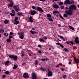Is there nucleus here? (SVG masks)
<instances>
[{
  "label": "nucleus",
  "instance_id": "2eb2a0df",
  "mask_svg": "<svg viewBox=\"0 0 79 79\" xmlns=\"http://www.w3.org/2000/svg\"><path fill=\"white\" fill-rule=\"evenodd\" d=\"M48 76H52V73L51 71H49L48 73Z\"/></svg>",
  "mask_w": 79,
  "mask_h": 79
},
{
  "label": "nucleus",
  "instance_id": "f704fd0d",
  "mask_svg": "<svg viewBox=\"0 0 79 79\" xmlns=\"http://www.w3.org/2000/svg\"><path fill=\"white\" fill-rule=\"evenodd\" d=\"M60 38L61 39H62L63 40H64V38L63 36H60Z\"/></svg>",
  "mask_w": 79,
  "mask_h": 79
},
{
  "label": "nucleus",
  "instance_id": "79ce46f5",
  "mask_svg": "<svg viewBox=\"0 0 79 79\" xmlns=\"http://www.w3.org/2000/svg\"><path fill=\"white\" fill-rule=\"evenodd\" d=\"M64 6H62L60 7V8L61 9H64Z\"/></svg>",
  "mask_w": 79,
  "mask_h": 79
},
{
  "label": "nucleus",
  "instance_id": "393cba45",
  "mask_svg": "<svg viewBox=\"0 0 79 79\" xmlns=\"http://www.w3.org/2000/svg\"><path fill=\"white\" fill-rule=\"evenodd\" d=\"M9 63H10V61H7L5 63V65H7Z\"/></svg>",
  "mask_w": 79,
  "mask_h": 79
},
{
  "label": "nucleus",
  "instance_id": "a211bd4d",
  "mask_svg": "<svg viewBox=\"0 0 79 79\" xmlns=\"http://www.w3.org/2000/svg\"><path fill=\"white\" fill-rule=\"evenodd\" d=\"M47 18H50L52 17V15H50V14H48L47 15Z\"/></svg>",
  "mask_w": 79,
  "mask_h": 79
},
{
  "label": "nucleus",
  "instance_id": "7c9ffc66",
  "mask_svg": "<svg viewBox=\"0 0 79 79\" xmlns=\"http://www.w3.org/2000/svg\"><path fill=\"white\" fill-rule=\"evenodd\" d=\"M11 13H13V14H15V11L14 10H12L11 11Z\"/></svg>",
  "mask_w": 79,
  "mask_h": 79
},
{
  "label": "nucleus",
  "instance_id": "ddd939ff",
  "mask_svg": "<svg viewBox=\"0 0 79 79\" xmlns=\"http://www.w3.org/2000/svg\"><path fill=\"white\" fill-rule=\"evenodd\" d=\"M53 8H56L57 9L58 8H59V6H58V5L56 4L53 5Z\"/></svg>",
  "mask_w": 79,
  "mask_h": 79
},
{
  "label": "nucleus",
  "instance_id": "6ab92c4d",
  "mask_svg": "<svg viewBox=\"0 0 79 79\" xmlns=\"http://www.w3.org/2000/svg\"><path fill=\"white\" fill-rule=\"evenodd\" d=\"M40 69L41 71H45L46 70V69L45 68H41Z\"/></svg>",
  "mask_w": 79,
  "mask_h": 79
},
{
  "label": "nucleus",
  "instance_id": "a19ab883",
  "mask_svg": "<svg viewBox=\"0 0 79 79\" xmlns=\"http://www.w3.org/2000/svg\"><path fill=\"white\" fill-rule=\"evenodd\" d=\"M32 8L33 9H35L36 7L33 6H32Z\"/></svg>",
  "mask_w": 79,
  "mask_h": 79
},
{
  "label": "nucleus",
  "instance_id": "1a4fd4ad",
  "mask_svg": "<svg viewBox=\"0 0 79 79\" xmlns=\"http://www.w3.org/2000/svg\"><path fill=\"white\" fill-rule=\"evenodd\" d=\"M36 13V11L35 10H33V11H31L30 12V15H34Z\"/></svg>",
  "mask_w": 79,
  "mask_h": 79
},
{
  "label": "nucleus",
  "instance_id": "6e6d98bb",
  "mask_svg": "<svg viewBox=\"0 0 79 79\" xmlns=\"http://www.w3.org/2000/svg\"><path fill=\"white\" fill-rule=\"evenodd\" d=\"M12 38H13V36H10L9 37V39H12Z\"/></svg>",
  "mask_w": 79,
  "mask_h": 79
},
{
  "label": "nucleus",
  "instance_id": "de8ad7c7",
  "mask_svg": "<svg viewBox=\"0 0 79 79\" xmlns=\"http://www.w3.org/2000/svg\"><path fill=\"white\" fill-rule=\"evenodd\" d=\"M60 46L61 47H62V48H64V46H63V45H61V44L60 45Z\"/></svg>",
  "mask_w": 79,
  "mask_h": 79
},
{
  "label": "nucleus",
  "instance_id": "69168bd1",
  "mask_svg": "<svg viewBox=\"0 0 79 79\" xmlns=\"http://www.w3.org/2000/svg\"><path fill=\"white\" fill-rule=\"evenodd\" d=\"M21 54H23L24 53V52H23V51H21Z\"/></svg>",
  "mask_w": 79,
  "mask_h": 79
},
{
  "label": "nucleus",
  "instance_id": "20e7f679",
  "mask_svg": "<svg viewBox=\"0 0 79 79\" xmlns=\"http://www.w3.org/2000/svg\"><path fill=\"white\" fill-rule=\"evenodd\" d=\"M13 8H14L15 10L16 11V12H18L19 11V8L18 6L17 5H15L14 6H13Z\"/></svg>",
  "mask_w": 79,
  "mask_h": 79
},
{
  "label": "nucleus",
  "instance_id": "4d7b16f0",
  "mask_svg": "<svg viewBox=\"0 0 79 79\" xmlns=\"http://www.w3.org/2000/svg\"><path fill=\"white\" fill-rule=\"evenodd\" d=\"M6 77V76L5 75H3L2 76V77Z\"/></svg>",
  "mask_w": 79,
  "mask_h": 79
},
{
  "label": "nucleus",
  "instance_id": "9d476101",
  "mask_svg": "<svg viewBox=\"0 0 79 79\" xmlns=\"http://www.w3.org/2000/svg\"><path fill=\"white\" fill-rule=\"evenodd\" d=\"M66 43L67 44H70V45H74L75 44L73 42V41H68L66 42Z\"/></svg>",
  "mask_w": 79,
  "mask_h": 79
},
{
  "label": "nucleus",
  "instance_id": "473e14b6",
  "mask_svg": "<svg viewBox=\"0 0 79 79\" xmlns=\"http://www.w3.org/2000/svg\"><path fill=\"white\" fill-rule=\"evenodd\" d=\"M63 16L65 18H66V17H68V15H67L66 14H64Z\"/></svg>",
  "mask_w": 79,
  "mask_h": 79
},
{
  "label": "nucleus",
  "instance_id": "dca6fc26",
  "mask_svg": "<svg viewBox=\"0 0 79 79\" xmlns=\"http://www.w3.org/2000/svg\"><path fill=\"white\" fill-rule=\"evenodd\" d=\"M53 14L54 15H56L57 13H59V12L57 11L56 10H54L53 11Z\"/></svg>",
  "mask_w": 79,
  "mask_h": 79
},
{
  "label": "nucleus",
  "instance_id": "680f3d73",
  "mask_svg": "<svg viewBox=\"0 0 79 79\" xmlns=\"http://www.w3.org/2000/svg\"><path fill=\"white\" fill-rule=\"evenodd\" d=\"M59 67V65L57 64L56 65V68H58Z\"/></svg>",
  "mask_w": 79,
  "mask_h": 79
},
{
  "label": "nucleus",
  "instance_id": "864d4df0",
  "mask_svg": "<svg viewBox=\"0 0 79 79\" xmlns=\"http://www.w3.org/2000/svg\"><path fill=\"white\" fill-rule=\"evenodd\" d=\"M44 39L45 40H46V39H47V37H46V36H44Z\"/></svg>",
  "mask_w": 79,
  "mask_h": 79
},
{
  "label": "nucleus",
  "instance_id": "c85d7f7f",
  "mask_svg": "<svg viewBox=\"0 0 79 79\" xmlns=\"http://www.w3.org/2000/svg\"><path fill=\"white\" fill-rule=\"evenodd\" d=\"M38 61L37 60H36L35 63V65H37L38 64Z\"/></svg>",
  "mask_w": 79,
  "mask_h": 79
},
{
  "label": "nucleus",
  "instance_id": "37998d69",
  "mask_svg": "<svg viewBox=\"0 0 79 79\" xmlns=\"http://www.w3.org/2000/svg\"><path fill=\"white\" fill-rule=\"evenodd\" d=\"M56 45H61V44L60 43H56Z\"/></svg>",
  "mask_w": 79,
  "mask_h": 79
},
{
  "label": "nucleus",
  "instance_id": "b1692460",
  "mask_svg": "<svg viewBox=\"0 0 79 79\" xmlns=\"http://www.w3.org/2000/svg\"><path fill=\"white\" fill-rule=\"evenodd\" d=\"M16 68H17V66L15 64H14V67H13V69H16Z\"/></svg>",
  "mask_w": 79,
  "mask_h": 79
},
{
  "label": "nucleus",
  "instance_id": "c756f323",
  "mask_svg": "<svg viewBox=\"0 0 79 79\" xmlns=\"http://www.w3.org/2000/svg\"><path fill=\"white\" fill-rule=\"evenodd\" d=\"M10 15L12 16H15V14H12V13H10Z\"/></svg>",
  "mask_w": 79,
  "mask_h": 79
},
{
  "label": "nucleus",
  "instance_id": "412c9836",
  "mask_svg": "<svg viewBox=\"0 0 79 79\" xmlns=\"http://www.w3.org/2000/svg\"><path fill=\"white\" fill-rule=\"evenodd\" d=\"M30 32L31 33V34H36V31H32V30H31L30 31Z\"/></svg>",
  "mask_w": 79,
  "mask_h": 79
},
{
  "label": "nucleus",
  "instance_id": "a18cd8bd",
  "mask_svg": "<svg viewBox=\"0 0 79 79\" xmlns=\"http://www.w3.org/2000/svg\"><path fill=\"white\" fill-rule=\"evenodd\" d=\"M40 42H45V40H40Z\"/></svg>",
  "mask_w": 79,
  "mask_h": 79
},
{
  "label": "nucleus",
  "instance_id": "09e8293b",
  "mask_svg": "<svg viewBox=\"0 0 79 79\" xmlns=\"http://www.w3.org/2000/svg\"><path fill=\"white\" fill-rule=\"evenodd\" d=\"M41 61H45V59H42Z\"/></svg>",
  "mask_w": 79,
  "mask_h": 79
},
{
  "label": "nucleus",
  "instance_id": "4468645a",
  "mask_svg": "<svg viewBox=\"0 0 79 79\" xmlns=\"http://www.w3.org/2000/svg\"><path fill=\"white\" fill-rule=\"evenodd\" d=\"M13 5H14V3L13 2H11L9 4L8 6H10V7H13Z\"/></svg>",
  "mask_w": 79,
  "mask_h": 79
},
{
  "label": "nucleus",
  "instance_id": "72a5a7b5",
  "mask_svg": "<svg viewBox=\"0 0 79 79\" xmlns=\"http://www.w3.org/2000/svg\"><path fill=\"white\" fill-rule=\"evenodd\" d=\"M18 19V17H15V20H14V21H16Z\"/></svg>",
  "mask_w": 79,
  "mask_h": 79
},
{
  "label": "nucleus",
  "instance_id": "3c124183",
  "mask_svg": "<svg viewBox=\"0 0 79 79\" xmlns=\"http://www.w3.org/2000/svg\"><path fill=\"white\" fill-rule=\"evenodd\" d=\"M13 35V33L11 32H10V35Z\"/></svg>",
  "mask_w": 79,
  "mask_h": 79
},
{
  "label": "nucleus",
  "instance_id": "8fccbe9b",
  "mask_svg": "<svg viewBox=\"0 0 79 79\" xmlns=\"http://www.w3.org/2000/svg\"><path fill=\"white\" fill-rule=\"evenodd\" d=\"M6 42H11V40H6Z\"/></svg>",
  "mask_w": 79,
  "mask_h": 79
},
{
  "label": "nucleus",
  "instance_id": "f03ea898",
  "mask_svg": "<svg viewBox=\"0 0 79 79\" xmlns=\"http://www.w3.org/2000/svg\"><path fill=\"white\" fill-rule=\"evenodd\" d=\"M9 57L10 58H13V60L16 61V60H17V59H18V57L17 56H14L13 55H10L9 56Z\"/></svg>",
  "mask_w": 79,
  "mask_h": 79
},
{
  "label": "nucleus",
  "instance_id": "c03bdc74",
  "mask_svg": "<svg viewBox=\"0 0 79 79\" xmlns=\"http://www.w3.org/2000/svg\"><path fill=\"white\" fill-rule=\"evenodd\" d=\"M64 51H65V52H68V49H67V48H65L64 49Z\"/></svg>",
  "mask_w": 79,
  "mask_h": 79
},
{
  "label": "nucleus",
  "instance_id": "603ef678",
  "mask_svg": "<svg viewBox=\"0 0 79 79\" xmlns=\"http://www.w3.org/2000/svg\"><path fill=\"white\" fill-rule=\"evenodd\" d=\"M32 30L33 31H35V29L34 28L32 27Z\"/></svg>",
  "mask_w": 79,
  "mask_h": 79
},
{
  "label": "nucleus",
  "instance_id": "e2e57ef3",
  "mask_svg": "<svg viewBox=\"0 0 79 79\" xmlns=\"http://www.w3.org/2000/svg\"><path fill=\"white\" fill-rule=\"evenodd\" d=\"M74 61H76V60H77V59L76 58H74Z\"/></svg>",
  "mask_w": 79,
  "mask_h": 79
},
{
  "label": "nucleus",
  "instance_id": "f257e3e1",
  "mask_svg": "<svg viewBox=\"0 0 79 79\" xmlns=\"http://www.w3.org/2000/svg\"><path fill=\"white\" fill-rule=\"evenodd\" d=\"M69 10H76V6L75 5H71L69 7Z\"/></svg>",
  "mask_w": 79,
  "mask_h": 79
},
{
  "label": "nucleus",
  "instance_id": "7ed1b4c3",
  "mask_svg": "<svg viewBox=\"0 0 79 79\" xmlns=\"http://www.w3.org/2000/svg\"><path fill=\"white\" fill-rule=\"evenodd\" d=\"M65 13L68 15H72L73 12L71 10H68L67 11H66Z\"/></svg>",
  "mask_w": 79,
  "mask_h": 79
},
{
  "label": "nucleus",
  "instance_id": "5fc2aeb1",
  "mask_svg": "<svg viewBox=\"0 0 79 79\" xmlns=\"http://www.w3.org/2000/svg\"><path fill=\"white\" fill-rule=\"evenodd\" d=\"M79 39V38H78L77 37H76L75 38V40H78Z\"/></svg>",
  "mask_w": 79,
  "mask_h": 79
},
{
  "label": "nucleus",
  "instance_id": "2f4dec72",
  "mask_svg": "<svg viewBox=\"0 0 79 79\" xmlns=\"http://www.w3.org/2000/svg\"><path fill=\"white\" fill-rule=\"evenodd\" d=\"M48 19L50 21L53 22V19L48 18Z\"/></svg>",
  "mask_w": 79,
  "mask_h": 79
},
{
  "label": "nucleus",
  "instance_id": "aec40b11",
  "mask_svg": "<svg viewBox=\"0 0 79 79\" xmlns=\"http://www.w3.org/2000/svg\"><path fill=\"white\" fill-rule=\"evenodd\" d=\"M4 30L3 29H0V33H3L4 32Z\"/></svg>",
  "mask_w": 79,
  "mask_h": 79
},
{
  "label": "nucleus",
  "instance_id": "bf43d9fd",
  "mask_svg": "<svg viewBox=\"0 0 79 79\" xmlns=\"http://www.w3.org/2000/svg\"><path fill=\"white\" fill-rule=\"evenodd\" d=\"M9 2H12V0H7Z\"/></svg>",
  "mask_w": 79,
  "mask_h": 79
},
{
  "label": "nucleus",
  "instance_id": "c9c22d12",
  "mask_svg": "<svg viewBox=\"0 0 79 79\" xmlns=\"http://www.w3.org/2000/svg\"><path fill=\"white\" fill-rule=\"evenodd\" d=\"M63 4V3L62 2H60L59 3V5H60V6L62 5Z\"/></svg>",
  "mask_w": 79,
  "mask_h": 79
},
{
  "label": "nucleus",
  "instance_id": "5701e85b",
  "mask_svg": "<svg viewBox=\"0 0 79 79\" xmlns=\"http://www.w3.org/2000/svg\"><path fill=\"white\" fill-rule=\"evenodd\" d=\"M4 35L5 37H8V33H6L4 34Z\"/></svg>",
  "mask_w": 79,
  "mask_h": 79
},
{
  "label": "nucleus",
  "instance_id": "f3484780",
  "mask_svg": "<svg viewBox=\"0 0 79 79\" xmlns=\"http://www.w3.org/2000/svg\"><path fill=\"white\" fill-rule=\"evenodd\" d=\"M4 24H7V23H9V20H4Z\"/></svg>",
  "mask_w": 79,
  "mask_h": 79
},
{
  "label": "nucleus",
  "instance_id": "f8f14e48",
  "mask_svg": "<svg viewBox=\"0 0 79 79\" xmlns=\"http://www.w3.org/2000/svg\"><path fill=\"white\" fill-rule=\"evenodd\" d=\"M29 21L31 23H32V21H33V19H32V17L31 16L30 17L28 18Z\"/></svg>",
  "mask_w": 79,
  "mask_h": 79
},
{
  "label": "nucleus",
  "instance_id": "e433bc0d",
  "mask_svg": "<svg viewBox=\"0 0 79 79\" xmlns=\"http://www.w3.org/2000/svg\"><path fill=\"white\" fill-rule=\"evenodd\" d=\"M70 3V4H74V2L73 1H72Z\"/></svg>",
  "mask_w": 79,
  "mask_h": 79
},
{
  "label": "nucleus",
  "instance_id": "423d86ee",
  "mask_svg": "<svg viewBox=\"0 0 79 79\" xmlns=\"http://www.w3.org/2000/svg\"><path fill=\"white\" fill-rule=\"evenodd\" d=\"M23 77L24 78H25V79H27L28 77H29V75L27 73H25L23 75Z\"/></svg>",
  "mask_w": 79,
  "mask_h": 79
},
{
  "label": "nucleus",
  "instance_id": "49530a36",
  "mask_svg": "<svg viewBox=\"0 0 79 79\" xmlns=\"http://www.w3.org/2000/svg\"><path fill=\"white\" fill-rule=\"evenodd\" d=\"M59 16L60 18H61V19H63V16H62L60 15H59Z\"/></svg>",
  "mask_w": 79,
  "mask_h": 79
},
{
  "label": "nucleus",
  "instance_id": "cd10ccee",
  "mask_svg": "<svg viewBox=\"0 0 79 79\" xmlns=\"http://www.w3.org/2000/svg\"><path fill=\"white\" fill-rule=\"evenodd\" d=\"M19 23V21H15V23H14V24H15L16 25L18 24Z\"/></svg>",
  "mask_w": 79,
  "mask_h": 79
},
{
  "label": "nucleus",
  "instance_id": "052dcab7",
  "mask_svg": "<svg viewBox=\"0 0 79 79\" xmlns=\"http://www.w3.org/2000/svg\"><path fill=\"white\" fill-rule=\"evenodd\" d=\"M38 52L39 53H40V54H41V51L39 50L38 51Z\"/></svg>",
  "mask_w": 79,
  "mask_h": 79
},
{
  "label": "nucleus",
  "instance_id": "39448f33",
  "mask_svg": "<svg viewBox=\"0 0 79 79\" xmlns=\"http://www.w3.org/2000/svg\"><path fill=\"white\" fill-rule=\"evenodd\" d=\"M24 34L23 32H22L21 33H20V35L19 36V37L21 39H23L24 37Z\"/></svg>",
  "mask_w": 79,
  "mask_h": 79
},
{
  "label": "nucleus",
  "instance_id": "4c0bfd02",
  "mask_svg": "<svg viewBox=\"0 0 79 79\" xmlns=\"http://www.w3.org/2000/svg\"><path fill=\"white\" fill-rule=\"evenodd\" d=\"M5 73H6V74H9V72L7 71L6 72H5Z\"/></svg>",
  "mask_w": 79,
  "mask_h": 79
},
{
  "label": "nucleus",
  "instance_id": "0eeeda50",
  "mask_svg": "<svg viewBox=\"0 0 79 79\" xmlns=\"http://www.w3.org/2000/svg\"><path fill=\"white\" fill-rule=\"evenodd\" d=\"M32 75V77L33 79H36V78H37V76H36V75H35V73H33Z\"/></svg>",
  "mask_w": 79,
  "mask_h": 79
},
{
  "label": "nucleus",
  "instance_id": "774afa93",
  "mask_svg": "<svg viewBox=\"0 0 79 79\" xmlns=\"http://www.w3.org/2000/svg\"><path fill=\"white\" fill-rule=\"evenodd\" d=\"M38 47H41V45H38Z\"/></svg>",
  "mask_w": 79,
  "mask_h": 79
},
{
  "label": "nucleus",
  "instance_id": "bb28decb",
  "mask_svg": "<svg viewBox=\"0 0 79 79\" xmlns=\"http://www.w3.org/2000/svg\"><path fill=\"white\" fill-rule=\"evenodd\" d=\"M17 14L18 16H21L22 15V13H21L18 12Z\"/></svg>",
  "mask_w": 79,
  "mask_h": 79
},
{
  "label": "nucleus",
  "instance_id": "13d9d810",
  "mask_svg": "<svg viewBox=\"0 0 79 79\" xmlns=\"http://www.w3.org/2000/svg\"><path fill=\"white\" fill-rule=\"evenodd\" d=\"M24 53H23V54H22L21 55V56H22V57H23V56H24Z\"/></svg>",
  "mask_w": 79,
  "mask_h": 79
},
{
  "label": "nucleus",
  "instance_id": "4be33fe9",
  "mask_svg": "<svg viewBox=\"0 0 79 79\" xmlns=\"http://www.w3.org/2000/svg\"><path fill=\"white\" fill-rule=\"evenodd\" d=\"M74 41L76 44L79 43V40H75Z\"/></svg>",
  "mask_w": 79,
  "mask_h": 79
},
{
  "label": "nucleus",
  "instance_id": "9b49d317",
  "mask_svg": "<svg viewBox=\"0 0 79 79\" xmlns=\"http://www.w3.org/2000/svg\"><path fill=\"white\" fill-rule=\"evenodd\" d=\"M37 8L38 11H41V12H44V11L43 10H42V8L39 7H37Z\"/></svg>",
  "mask_w": 79,
  "mask_h": 79
},
{
  "label": "nucleus",
  "instance_id": "338daca9",
  "mask_svg": "<svg viewBox=\"0 0 79 79\" xmlns=\"http://www.w3.org/2000/svg\"><path fill=\"white\" fill-rule=\"evenodd\" d=\"M69 64H71V62H69Z\"/></svg>",
  "mask_w": 79,
  "mask_h": 79
},
{
  "label": "nucleus",
  "instance_id": "0e129e2a",
  "mask_svg": "<svg viewBox=\"0 0 79 79\" xmlns=\"http://www.w3.org/2000/svg\"><path fill=\"white\" fill-rule=\"evenodd\" d=\"M40 1H41L42 2H44V1H45V0H39Z\"/></svg>",
  "mask_w": 79,
  "mask_h": 79
},
{
  "label": "nucleus",
  "instance_id": "ea45409f",
  "mask_svg": "<svg viewBox=\"0 0 79 79\" xmlns=\"http://www.w3.org/2000/svg\"><path fill=\"white\" fill-rule=\"evenodd\" d=\"M63 78H64V79H65V78H66V77L67 76H66V75H63Z\"/></svg>",
  "mask_w": 79,
  "mask_h": 79
},
{
  "label": "nucleus",
  "instance_id": "a878e982",
  "mask_svg": "<svg viewBox=\"0 0 79 79\" xmlns=\"http://www.w3.org/2000/svg\"><path fill=\"white\" fill-rule=\"evenodd\" d=\"M69 28H70V29H72V30H74V27L71 26H69Z\"/></svg>",
  "mask_w": 79,
  "mask_h": 79
},
{
  "label": "nucleus",
  "instance_id": "6e6552de",
  "mask_svg": "<svg viewBox=\"0 0 79 79\" xmlns=\"http://www.w3.org/2000/svg\"><path fill=\"white\" fill-rule=\"evenodd\" d=\"M71 2L69 0H67L65 1L64 2V3L65 5H67V4H70Z\"/></svg>",
  "mask_w": 79,
  "mask_h": 79
},
{
  "label": "nucleus",
  "instance_id": "58836bf2",
  "mask_svg": "<svg viewBox=\"0 0 79 79\" xmlns=\"http://www.w3.org/2000/svg\"><path fill=\"white\" fill-rule=\"evenodd\" d=\"M75 62H76V63H79V60H76Z\"/></svg>",
  "mask_w": 79,
  "mask_h": 79
}]
</instances>
